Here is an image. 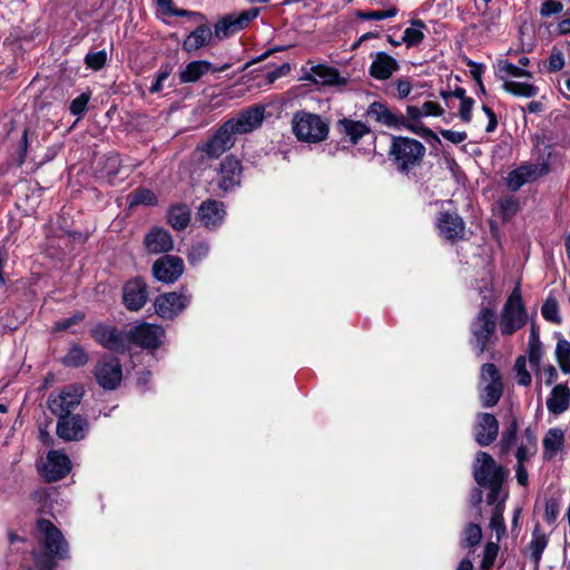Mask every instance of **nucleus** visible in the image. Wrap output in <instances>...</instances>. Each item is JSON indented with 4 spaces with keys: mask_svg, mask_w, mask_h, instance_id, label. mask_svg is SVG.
<instances>
[{
    "mask_svg": "<svg viewBox=\"0 0 570 570\" xmlns=\"http://www.w3.org/2000/svg\"><path fill=\"white\" fill-rule=\"evenodd\" d=\"M37 530L41 535L40 541L46 549V553H33L36 567L39 570H52L56 566L53 562L55 558H68V543L61 531L48 520H39L37 523Z\"/></svg>",
    "mask_w": 570,
    "mask_h": 570,
    "instance_id": "f257e3e1",
    "label": "nucleus"
},
{
    "mask_svg": "<svg viewBox=\"0 0 570 570\" xmlns=\"http://www.w3.org/2000/svg\"><path fill=\"white\" fill-rule=\"evenodd\" d=\"M292 130L297 140L317 144L327 138L330 124L321 115L299 110L293 115Z\"/></svg>",
    "mask_w": 570,
    "mask_h": 570,
    "instance_id": "f03ea898",
    "label": "nucleus"
},
{
    "mask_svg": "<svg viewBox=\"0 0 570 570\" xmlns=\"http://www.w3.org/2000/svg\"><path fill=\"white\" fill-rule=\"evenodd\" d=\"M424 154V145L407 137H394L390 148V155L393 156L401 171H406L419 165Z\"/></svg>",
    "mask_w": 570,
    "mask_h": 570,
    "instance_id": "7ed1b4c3",
    "label": "nucleus"
},
{
    "mask_svg": "<svg viewBox=\"0 0 570 570\" xmlns=\"http://www.w3.org/2000/svg\"><path fill=\"white\" fill-rule=\"evenodd\" d=\"M525 324V311L522 304L520 291L515 288L501 313L500 331L503 335H512Z\"/></svg>",
    "mask_w": 570,
    "mask_h": 570,
    "instance_id": "20e7f679",
    "label": "nucleus"
},
{
    "mask_svg": "<svg viewBox=\"0 0 570 570\" xmlns=\"http://www.w3.org/2000/svg\"><path fill=\"white\" fill-rule=\"evenodd\" d=\"M473 476L479 485H502L507 471L487 452L479 451L473 465Z\"/></svg>",
    "mask_w": 570,
    "mask_h": 570,
    "instance_id": "39448f33",
    "label": "nucleus"
},
{
    "mask_svg": "<svg viewBox=\"0 0 570 570\" xmlns=\"http://www.w3.org/2000/svg\"><path fill=\"white\" fill-rule=\"evenodd\" d=\"M549 171L550 165L547 160L540 163H523L508 174L505 185L509 190L517 191L525 184L533 183L544 177Z\"/></svg>",
    "mask_w": 570,
    "mask_h": 570,
    "instance_id": "423d86ee",
    "label": "nucleus"
},
{
    "mask_svg": "<svg viewBox=\"0 0 570 570\" xmlns=\"http://www.w3.org/2000/svg\"><path fill=\"white\" fill-rule=\"evenodd\" d=\"M480 380V399L482 401V405L484 407H492L497 405L502 395L503 385L501 375L495 365L492 363L483 364L481 367Z\"/></svg>",
    "mask_w": 570,
    "mask_h": 570,
    "instance_id": "0eeeda50",
    "label": "nucleus"
},
{
    "mask_svg": "<svg viewBox=\"0 0 570 570\" xmlns=\"http://www.w3.org/2000/svg\"><path fill=\"white\" fill-rule=\"evenodd\" d=\"M495 328V315L492 308L483 306L471 324L473 347L481 355Z\"/></svg>",
    "mask_w": 570,
    "mask_h": 570,
    "instance_id": "6e6552de",
    "label": "nucleus"
},
{
    "mask_svg": "<svg viewBox=\"0 0 570 570\" xmlns=\"http://www.w3.org/2000/svg\"><path fill=\"white\" fill-rule=\"evenodd\" d=\"M258 14V8H250L224 16L215 23V38L223 40L235 35L245 29Z\"/></svg>",
    "mask_w": 570,
    "mask_h": 570,
    "instance_id": "1a4fd4ad",
    "label": "nucleus"
},
{
    "mask_svg": "<svg viewBox=\"0 0 570 570\" xmlns=\"http://www.w3.org/2000/svg\"><path fill=\"white\" fill-rule=\"evenodd\" d=\"M82 396L83 390L81 386L68 385L59 393H51L48 396V407L58 417L71 415V411L80 404Z\"/></svg>",
    "mask_w": 570,
    "mask_h": 570,
    "instance_id": "9d476101",
    "label": "nucleus"
},
{
    "mask_svg": "<svg viewBox=\"0 0 570 570\" xmlns=\"http://www.w3.org/2000/svg\"><path fill=\"white\" fill-rule=\"evenodd\" d=\"M191 296L184 292H170L156 297L154 306L161 318L173 320L190 303Z\"/></svg>",
    "mask_w": 570,
    "mask_h": 570,
    "instance_id": "9b49d317",
    "label": "nucleus"
},
{
    "mask_svg": "<svg viewBox=\"0 0 570 570\" xmlns=\"http://www.w3.org/2000/svg\"><path fill=\"white\" fill-rule=\"evenodd\" d=\"M165 334V331L159 325L141 323L128 331L129 336V347L135 344L142 348H157L161 338Z\"/></svg>",
    "mask_w": 570,
    "mask_h": 570,
    "instance_id": "f8f14e48",
    "label": "nucleus"
},
{
    "mask_svg": "<svg viewBox=\"0 0 570 570\" xmlns=\"http://www.w3.org/2000/svg\"><path fill=\"white\" fill-rule=\"evenodd\" d=\"M92 337L104 347L122 353L129 348L128 332L99 324L91 331Z\"/></svg>",
    "mask_w": 570,
    "mask_h": 570,
    "instance_id": "ddd939ff",
    "label": "nucleus"
},
{
    "mask_svg": "<svg viewBox=\"0 0 570 570\" xmlns=\"http://www.w3.org/2000/svg\"><path fill=\"white\" fill-rule=\"evenodd\" d=\"M265 108L259 105L252 106L236 117L225 121L234 135L248 134L258 128L264 120Z\"/></svg>",
    "mask_w": 570,
    "mask_h": 570,
    "instance_id": "4468645a",
    "label": "nucleus"
},
{
    "mask_svg": "<svg viewBox=\"0 0 570 570\" xmlns=\"http://www.w3.org/2000/svg\"><path fill=\"white\" fill-rule=\"evenodd\" d=\"M184 261L179 256L165 255L153 265V274L159 282L175 283L184 273Z\"/></svg>",
    "mask_w": 570,
    "mask_h": 570,
    "instance_id": "2eb2a0df",
    "label": "nucleus"
},
{
    "mask_svg": "<svg viewBox=\"0 0 570 570\" xmlns=\"http://www.w3.org/2000/svg\"><path fill=\"white\" fill-rule=\"evenodd\" d=\"M234 132L224 122L213 137L197 148L209 158H218L235 144Z\"/></svg>",
    "mask_w": 570,
    "mask_h": 570,
    "instance_id": "dca6fc26",
    "label": "nucleus"
},
{
    "mask_svg": "<svg viewBox=\"0 0 570 570\" xmlns=\"http://www.w3.org/2000/svg\"><path fill=\"white\" fill-rule=\"evenodd\" d=\"M95 375L97 382L105 390H115L121 382L122 370L118 358L104 357L97 364Z\"/></svg>",
    "mask_w": 570,
    "mask_h": 570,
    "instance_id": "f3484780",
    "label": "nucleus"
},
{
    "mask_svg": "<svg viewBox=\"0 0 570 570\" xmlns=\"http://www.w3.org/2000/svg\"><path fill=\"white\" fill-rule=\"evenodd\" d=\"M89 429L87 420L79 415H63L58 419L57 435L65 441H79L85 439Z\"/></svg>",
    "mask_w": 570,
    "mask_h": 570,
    "instance_id": "a211bd4d",
    "label": "nucleus"
},
{
    "mask_svg": "<svg viewBox=\"0 0 570 570\" xmlns=\"http://www.w3.org/2000/svg\"><path fill=\"white\" fill-rule=\"evenodd\" d=\"M217 176L218 187L224 191L239 186L243 177L240 160L234 156H227L220 163Z\"/></svg>",
    "mask_w": 570,
    "mask_h": 570,
    "instance_id": "6ab92c4d",
    "label": "nucleus"
},
{
    "mask_svg": "<svg viewBox=\"0 0 570 570\" xmlns=\"http://www.w3.org/2000/svg\"><path fill=\"white\" fill-rule=\"evenodd\" d=\"M71 470L70 459L60 451H50L43 464V476L48 481H58L65 478Z\"/></svg>",
    "mask_w": 570,
    "mask_h": 570,
    "instance_id": "aec40b11",
    "label": "nucleus"
},
{
    "mask_svg": "<svg viewBox=\"0 0 570 570\" xmlns=\"http://www.w3.org/2000/svg\"><path fill=\"white\" fill-rule=\"evenodd\" d=\"M147 298V285L140 278L131 279L124 285L122 301L127 309L135 312L141 309Z\"/></svg>",
    "mask_w": 570,
    "mask_h": 570,
    "instance_id": "412c9836",
    "label": "nucleus"
},
{
    "mask_svg": "<svg viewBox=\"0 0 570 570\" xmlns=\"http://www.w3.org/2000/svg\"><path fill=\"white\" fill-rule=\"evenodd\" d=\"M440 235L448 240H456L464 236V223L455 213L442 212L436 218Z\"/></svg>",
    "mask_w": 570,
    "mask_h": 570,
    "instance_id": "4be33fe9",
    "label": "nucleus"
},
{
    "mask_svg": "<svg viewBox=\"0 0 570 570\" xmlns=\"http://www.w3.org/2000/svg\"><path fill=\"white\" fill-rule=\"evenodd\" d=\"M400 69L399 61L384 51H379L373 56L368 72L376 80H386Z\"/></svg>",
    "mask_w": 570,
    "mask_h": 570,
    "instance_id": "5701e85b",
    "label": "nucleus"
},
{
    "mask_svg": "<svg viewBox=\"0 0 570 570\" xmlns=\"http://www.w3.org/2000/svg\"><path fill=\"white\" fill-rule=\"evenodd\" d=\"M475 441L480 446L491 444L498 436L499 423L493 414L480 413L478 414V422L475 425Z\"/></svg>",
    "mask_w": 570,
    "mask_h": 570,
    "instance_id": "b1692460",
    "label": "nucleus"
},
{
    "mask_svg": "<svg viewBox=\"0 0 570 570\" xmlns=\"http://www.w3.org/2000/svg\"><path fill=\"white\" fill-rule=\"evenodd\" d=\"M226 212L223 203L208 199L202 203L198 208V218L208 229L216 228L225 218Z\"/></svg>",
    "mask_w": 570,
    "mask_h": 570,
    "instance_id": "393cba45",
    "label": "nucleus"
},
{
    "mask_svg": "<svg viewBox=\"0 0 570 570\" xmlns=\"http://www.w3.org/2000/svg\"><path fill=\"white\" fill-rule=\"evenodd\" d=\"M305 79L321 86H344L346 83V79L341 77L335 68L323 65L313 66Z\"/></svg>",
    "mask_w": 570,
    "mask_h": 570,
    "instance_id": "a878e982",
    "label": "nucleus"
},
{
    "mask_svg": "<svg viewBox=\"0 0 570 570\" xmlns=\"http://www.w3.org/2000/svg\"><path fill=\"white\" fill-rule=\"evenodd\" d=\"M145 245L148 252L159 254L171 250L174 242L166 229L153 228L145 237Z\"/></svg>",
    "mask_w": 570,
    "mask_h": 570,
    "instance_id": "bb28decb",
    "label": "nucleus"
},
{
    "mask_svg": "<svg viewBox=\"0 0 570 570\" xmlns=\"http://www.w3.org/2000/svg\"><path fill=\"white\" fill-rule=\"evenodd\" d=\"M549 543L548 535L537 524L531 533V540L528 543L524 554L532 561L535 568L539 567L542 553Z\"/></svg>",
    "mask_w": 570,
    "mask_h": 570,
    "instance_id": "cd10ccee",
    "label": "nucleus"
},
{
    "mask_svg": "<svg viewBox=\"0 0 570 570\" xmlns=\"http://www.w3.org/2000/svg\"><path fill=\"white\" fill-rule=\"evenodd\" d=\"M214 38L215 32L213 33L210 27L205 23L200 24L186 37L183 42V49L188 53L194 52L209 45Z\"/></svg>",
    "mask_w": 570,
    "mask_h": 570,
    "instance_id": "c85d7f7f",
    "label": "nucleus"
},
{
    "mask_svg": "<svg viewBox=\"0 0 570 570\" xmlns=\"http://www.w3.org/2000/svg\"><path fill=\"white\" fill-rule=\"evenodd\" d=\"M570 404V389L567 384L556 385L547 400V407L550 413L561 414L568 410Z\"/></svg>",
    "mask_w": 570,
    "mask_h": 570,
    "instance_id": "c756f323",
    "label": "nucleus"
},
{
    "mask_svg": "<svg viewBox=\"0 0 570 570\" xmlns=\"http://www.w3.org/2000/svg\"><path fill=\"white\" fill-rule=\"evenodd\" d=\"M338 132L348 138L350 142L356 145L360 139L370 132L368 127L362 121L344 118L337 122Z\"/></svg>",
    "mask_w": 570,
    "mask_h": 570,
    "instance_id": "7c9ffc66",
    "label": "nucleus"
},
{
    "mask_svg": "<svg viewBox=\"0 0 570 570\" xmlns=\"http://www.w3.org/2000/svg\"><path fill=\"white\" fill-rule=\"evenodd\" d=\"M564 443V433L560 429H550L543 439V459L552 460L562 449Z\"/></svg>",
    "mask_w": 570,
    "mask_h": 570,
    "instance_id": "2f4dec72",
    "label": "nucleus"
},
{
    "mask_svg": "<svg viewBox=\"0 0 570 570\" xmlns=\"http://www.w3.org/2000/svg\"><path fill=\"white\" fill-rule=\"evenodd\" d=\"M367 116L387 127H395L401 120V117L393 114L384 104L377 101L370 105Z\"/></svg>",
    "mask_w": 570,
    "mask_h": 570,
    "instance_id": "473e14b6",
    "label": "nucleus"
},
{
    "mask_svg": "<svg viewBox=\"0 0 570 570\" xmlns=\"http://www.w3.org/2000/svg\"><path fill=\"white\" fill-rule=\"evenodd\" d=\"M212 69V63L206 60H196L186 65L180 71L179 79L183 83L196 82Z\"/></svg>",
    "mask_w": 570,
    "mask_h": 570,
    "instance_id": "72a5a7b5",
    "label": "nucleus"
},
{
    "mask_svg": "<svg viewBox=\"0 0 570 570\" xmlns=\"http://www.w3.org/2000/svg\"><path fill=\"white\" fill-rule=\"evenodd\" d=\"M497 73L499 79L505 83V81H513L511 78H527L532 77L531 72L522 69L508 60H500L495 65Z\"/></svg>",
    "mask_w": 570,
    "mask_h": 570,
    "instance_id": "f704fd0d",
    "label": "nucleus"
},
{
    "mask_svg": "<svg viewBox=\"0 0 570 570\" xmlns=\"http://www.w3.org/2000/svg\"><path fill=\"white\" fill-rule=\"evenodd\" d=\"M502 88L517 97L532 98L538 95V87L529 81H505Z\"/></svg>",
    "mask_w": 570,
    "mask_h": 570,
    "instance_id": "c9c22d12",
    "label": "nucleus"
},
{
    "mask_svg": "<svg viewBox=\"0 0 570 570\" xmlns=\"http://www.w3.org/2000/svg\"><path fill=\"white\" fill-rule=\"evenodd\" d=\"M412 27L404 30L402 41L407 47H413L422 42L424 39L425 23L422 20L413 19L411 21Z\"/></svg>",
    "mask_w": 570,
    "mask_h": 570,
    "instance_id": "e433bc0d",
    "label": "nucleus"
},
{
    "mask_svg": "<svg viewBox=\"0 0 570 570\" xmlns=\"http://www.w3.org/2000/svg\"><path fill=\"white\" fill-rule=\"evenodd\" d=\"M525 443H522L517 450V464H524L537 452V439L530 429L524 433Z\"/></svg>",
    "mask_w": 570,
    "mask_h": 570,
    "instance_id": "4c0bfd02",
    "label": "nucleus"
},
{
    "mask_svg": "<svg viewBox=\"0 0 570 570\" xmlns=\"http://www.w3.org/2000/svg\"><path fill=\"white\" fill-rule=\"evenodd\" d=\"M190 220V213L185 206H174L168 214V222L175 229H184Z\"/></svg>",
    "mask_w": 570,
    "mask_h": 570,
    "instance_id": "58836bf2",
    "label": "nucleus"
},
{
    "mask_svg": "<svg viewBox=\"0 0 570 570\" xmlns=\"http://www.w3.org/2000/svg\"><path fill=\"white\" fill-rule=\"evenodd\" d=\"M499 213L504 220L513 217L519 210V202L514 196H502L497 202Z\"/></svg>",
    "mask_w": 570,
    "mask_h": 570,
    "instance_id": "ea45409f",
    "label": "nucleus"
},
{
    "mask_svg": "<svg viewBox=\"0 0 570 570\" xmlns=\"http://www.w3.org/2000/svg\"><path fill=\"white\" fill-rule=\"evenodd\" d=\"M88 362V355L82 347L73 345L62 357V363L67 366L79 367Z\"/></svg>",
    "mask_w": 570,
    "mask_h": 570,
    "instance_id": "a19ab883",
    "label": "nucleus"
},
{
    "mask_svg": "<svg viewBox=\"0 0 570 570\" xmlns=\"http://www.w3.org/2000/svg\"><path fill=\"white\" fill-rule=\"evenodd\" d=\"M121 160L119 155L112 154L106 157L101 173L110 181H114L121 171Z\"/></svg>",
    "mask_w": 570,
    "mask_h": 570,
    "instance_id": "79ce46f5",
    "label": "nucleus"
},
{
    "mask_svg": "<svg viewBox=\"0 0 570 570\" xmlns=\"http://www.w3.org/2000/svg\"><path fill=\"white\" fill-rule=\"evenodd\" d=\"M541 314L544 320L548 322H551L553 324H560L561 323V316L559 313V305L554 297L549 296L542 307H541Z\"/></svg>",
    "mask_w": 570,
    "mask_h": 570,
    "instance_id": "37998d69",
    "label": "nucleus"
},
{
    "mask_svg": "<svg viewBox=\"0 0 570 570\" xmlns=\"http://www.w3.org/2000/svg\"><path fill=\"white\" fill-rule=\"evenodd\" d=\"M397 12L399 10L395 6H390L385 10L358 11L356 17L362 20H384L395 17Z\"/></svg>",
    "mask_w": 570,
    "mask_h": 570,
    "instance_id": "c03bdc74",
    "label": "nucleus"
},
{
    "mask_svg": "<svg viewBox=\"0 0 570 570\" xmlns=\"http://www.w3.org/2000/svg\"><path fill=\"white\" fill-rule=\"evenodd\" d=\"M490 527L492 530L497 532V539L500 541L501 537L505 534V524L503 520V505L501 503L497 504L493 509Z\"/></svg>",
    "mask_w": 570,
    "mask_h": 570,
    "instance_id": "a18cd8bd",
    "label": "nucleus"
},
{
    "mask_svg": "<svg viewBox=\"0 0 570 570\" xmlns=\"http://www.w3.org/2000/svg\"><path fill=\"white\" fill-rule=\"evenodd\" d=\"M209 253V245L206 242H197L191 245L188 252V261L190 264H198Z\"/></svg>",
    "mask_w": 570,
    "mask_h": 570,
    "instance_id": "49530a36",
    "label": "nucleus"
},
{
    "mask_svg": "<svg viewBox=\"0 0 570 570\" xmlns=\"http://www.w3.org/2000/svg\"><path fill=\"white\" fill-rule=\"evenodd\" d=\"M517 382L519 385L528 386L531 383V375L527 371V361L524 356H519L514 363Z\"/></svg>",
    "mask_w": 570,
    "mask_h": 570,
    "instance_id": "de8ad7c7",
    "label": "nucleus"
},
{
    "mask_svg": "<svg viewBox=\"0 0 570 570\" xmlns=\"http://www.w3.org/2000/svg\"><path fill=\"white\" fill-rule=\"evenodd\" d=\"M481 537L482 531L480 525L471 523L464 530L462 544L465 547H474L480 542Z\"/></svg>",
    "mask_w": 570,
    "mask_h": 570,
    "instance_id": "09e8293b",
    "label": "nucleus"
},
{
    "mask_svg": "<svg viewBox=\"0 0 570 570\" xmlns=\"http://www.w3.org/2000/svg\"><path fill=\"white\" fill-rule=\"evenodd\" d=\"M515 439H517V422L513 421L510 424V426L507 429V431H504L502 434L501 442H500V448H501L502 454H505L510 451V449L512 448V445L515 442Z\"/></svg>",
    "mask_w": 570,
    "mask_h": 570,
    "instance_id": "8fccbe9b",
    "label": "nucleus"
},
{
    "mask_svg": "<svg viewBox=\"0 0 570 570\" xmlns=\"http://www.w3.org/2000/svg\"><path fill=\"white\" fill-rule=\"evenodd\" d=\"M392 88L394 89L393 96L404 99L412 91V81L410 78H399L392 83Z\"/></svg>",
    "mask_w": 570,
    "mask_h": 570,
    "instance_id": "3c124183",
    "label": "nucleus"
},
{
    "mask_svg": "<svg viewBox=\"0 0 570 570\" xmlns=\"http://www.w3.org/2000/svg\"><path fill=\"white\" fill-rule=\"evenodd\" d=\"M491 0H475V7L481 12L483 23L492 24L499 17V13L490 10L489 3Z\"/></svg>",
    "mask_w": 570,
    "mask_h": 570,
    "instance_id": "603ef678",
    "label": "nucleus"
},
{
    "mask_svg": "<svg viewBox=\"0 0 570 570\" xmlns=\"http://www.w3.org/2000/svg\"><path fill=\"white\" fill-rule=\"evenodd\" d=\"M157 203L156 195L149 189H138L132 193L131 204L155 205Z\"/></svg>",
    "mask_w": 570,
    "mask_h": 570,
    "instance_id": "864d4df0",
    "label": "nucleus"
},
{
    "mask_svg": "<svg viewBox=\"0 0 570 570\" xmlns=\"http://www.w3.org/2000/svg\"><path fill=\"white\" fill-rule=\"evenodd\" d=\"M498 551H499L498 543L488 542L485 544L484 551H483L482 564H481L483 569H490L493 566L495 558L498 556Z\"/></svg>",
    "mask_w": 570,
    "mask_h": 570,
    "instance_id": "5fc2aeb1",
    "label": "nucleus"
},
{
    "mask_svg": "<svg viewBox=\"0 0 570 570\" xmlns=\"http://www.w3.org/2000/svg\"><path fill=\"white\" fill-rule=\"evenodd\" d=\"M106 61H107V53L104 50L90 52L85 58L86 65L89 68L95 69V70L101 69L105 66Z\"/></svg>",
    "mask_w": 570,
    "mask_h": 570,
    "instance_id": "6e6d98bb",
    "label": "nucleus"
},
{
    "mask_svg": "<svg viewBox=\"0 0 570 570\" xmlns=\"http://www.w3.org/2000/svg\"><path fill=\"white\" fill-rule=\"evenodd\" d=\"M563 67H564L563 53L559 49L553 48L549 56V59H548V65H547L548 70L550 72H557V71H560Z\"/></svg>",
    "mask_w": 570,
    "mask_h": 570,
    "instance_id": "4d7b16f0",
    "label": "nucleus"
},
{
    "mask_svg": "<svg viewBox=\"0 0 570 570\" xmlns=\"http://www.w3.org/2000/svg\"><path fill=\"white\" fill-rule=\"evenodd\" d=\"M560 512V503L557 499H549L544 507V520L549 524H553Z\"/></svg>",
    "mask_w": 570,
    "mask_h": 570,
    "instance_id": "13d9d810",
    "label": "nucleus"
},
{
    "mask_svg": "<svg viewBox=\"0 0 570 570\" xmlns=\"http://www.w3.org/2000/svg\"><path fill=\"white\" fill-rule=\"evenodd\" d=\"M169 75H170V68H168V67L161 68L159 70V72L157 73L154 82L151 83L149 91L151 94H157V92L161 91L164 88V82L168 79Z\"/></svg>",
    "mask_w": 570,
    "mask_h": 570,
    "instance_id": "bf43d9fd",
    "label": "nucleus"
},
{
    "mask_svg": "<svg viewBox=\"0 0 570 570\" xmlns=\"http://www.w3.org/2000/svg\"><path fill=\"white\" fill-rule=\"evenodd\" d=\"M563 9V6L560 1L548 0L542 3L540 13L542 17H550L552 14L560 13Z\"/></svg>",
    "mask_w": 570,
    "mask_h": 570,
    "instance_id": "052dcab7",
    "label": "nucleus"
},
{
    "mask_svg": "<svg viewBox=\"0 0 570 570\" xmlns=\"http://www.w3.org/2000/svg\"><path fill=\"white\" fill-rule=\"evenodd\" d=\"M89 101V96L86 95V94H82L80 95L79 97H77L76 99H73L70 104V112L75 116H79L81 115L85 109H86V106Z\"/></svg>",
    "mask_w": 570,
    "mask_h": 570,
    "instance_id": "680f3d73",
    "label": "nucleus"
},
{
    "mask_svg": "<svg viewBox=\"0 0 570 570\" xmlns=\"http://www.w3.org/2000/svg\"><path fill=\"white\" fill-rule=\"evenodd\" d=\"M82 313H76L69 318H66L61 322H57L53 330L56 332L66 331L72 327V325L80 323L83 320Z\"/></svg>",
    "mask_w": 570,
    "mask_h": 570,
    "instance_id": "e2e57ef3",
    "label": "nucleus"
},
{
    "mask_svg": "<svg viewBox=\"0 0 570 570\" xmlns=\"http://www.w3.org/2000/svg\"><path fill=\"white\" fill-rule=\"evenodd\" d=\"M421 111H422L423 117L442 116L444 112V109L439 104H436L434 101H425L421 106Z\"/></svg>",
    "mask_w": 570,
    "mask_h": 570,
    "instance_id": "0e129e2a",
    "label": "nucleus"
},
{
    "mask_svg": "<svg viewBox=\"0 0 570 570\" xmlns=\"http://www.w3.org/2000/svg\"><path fill=\"white\" fill-rule=\"evenodd\" d=\"M441 135L445 140L451 141L453 144H461L468 137L466 132L464 131H455L451 129L441 130Z\"/></svg>",
    "mask_w": 570,
    "mask_h": 570,
    "instance_id": "69168bd1",
    "label": "nucleus"
},
{
    "mask_svg": "<svg viewBox=\"0 0 570 570\" xmlns=\"http://www.w3.org/2000/svg\"><path fill=\"white\" fill-rule=\"evenodd\" d=\"M473 105L474 100L472 98L463 99L460 102L459 115L463 121L469 122L471 120Z\"/></svg>",
    "mask_w": 570,
    "mask_h": 570,
    "instance_id": "338daca9",
    "label": "nucleus"
},
{
    "mask_svg": "<svg viewBox=\"0 0 570 570\" xmlns=\"http://www.w3.org/2000/svg\"><path fill=\"white\" fill-rule=\"evenodd\" d=\"M557 360L570 357V343L566 338H559L556 346Z\"/></svg>",
    "mask_w": 570,
    "mask_h": 570,
    "instance_id": "774afa93",
    "label": "nucleus"
}]
</instances>
